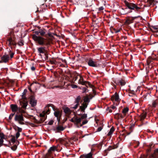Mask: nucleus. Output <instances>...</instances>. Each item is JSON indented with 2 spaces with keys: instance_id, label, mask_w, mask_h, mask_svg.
Listing matches in <instances>:
<instances>
[{
  "instance_id": "nucleus-1",
  "label": "nucleus",
  "mask_w": 158,
  "mask_h": 158,
  "mask_svg": "<svg viewBox=\"0 0 158 158\" xmlns=\"http://www.w3.org/2000/svg\"><path fill=\"white\" fill-rule=\"evenodd\" d=\"M124 3L127 7L125 8L126 10L127 9V8L131 10L135 9L136 10L138 11L141 8L140 7L138 6L136 4L132 3H130L127 1H125Z\"/></svg>"
},
{
  "instance_id": "nucleus-2",
  "label": "nucleus",
  "mask_w": 158,
  "mask_h": 158,
  "mask_svg": "<svg viewBox=\"0 0 158 158\" xmlns=\"http://www.w3.org/2000/svg\"><path fill=\"white\" fill-rule=\"evenodd\" d=\"M83 100L84 102L80 106V109L81 111L84 112L85 110L87 108L88 103L89 102V100L88 96H85L84 97Z\"/></svg>"
},
{
  "instance_id": "nucleus-3",
  "label": "nucleus",
  "mask_w": 158,
  "mask_h": 158,
  "mask_svg": "<svg viewBox=\"0 0 158 158\" xmlns=\"http://www.w3.org/2000/svg\"><path fill=\"white\" fill-rule=\"evenodd\" d=\"M32 38L35 41L37 42L40 45H43L45 43L44 39L40 36H37L35 34L32 35Z\"/></svg>"
},
{
  "instance_id": "nucleus-4",
  "label": "nucleus",
  "mask_w": 158,
  "mask_h": 158,
  "mask_svg": "<svg viewBox=\"0 0 158 158\" xmlns=\"http://www.w3.org/2000/svg\"><path fill=\"white\" fill-rule=\"evenodd\" d=\"M10 37H9L7 40L6 44L9 46L11 47L12 46H16V43L15 41V37L11 35L10 34Z\"/></svg>"
},
{
  "instance_id": "nucleus-5",
  "label": "nucleus",
  "mask_w": 158,
  "mask_h": 158,
  "mask_svg": "<svg viewBox=\"0 0 158 158\" xmlns=\"http://www.w3.org/2000/svg\"><path fill=\"white\" fill-rule=\"evenodd\" d=\"M50 113L49 110L48 108V106H46L44 108V110L40 114V117L42 118V120L44 121L46 118L45 117L46 114H48Z\"/></svg>"
},
{
  "instance_id": "nucleus-6",
  "label": "nucleus",
  "mask_w": 158,
  "mask_h": 158,
  "mask_svg": "<svg viewBox=\"0 0 158 158\" xmlns=\"http://www.w3.org/2000/svg\"><path fill=\"white\" fill-rule=\"evenodd\" d=\"M70 121L73 123L75 124L78 125L81 123V118L78 117L77 116L75 115L71 119Z\"/></svg>"
},
{
  "instance_id": "nucleus-7",
  "label": "nucleus",
  "mask_w": 158,
  "mask_h": 158,
  "mask_svg": "<svg viewBox=\"0 0 158 158\" xmlns=\"http://www.w3.org/2000/svg\"><path fill=\"white\" fill-rule=\"evenodd\" d=\"M88 65L92 67H97L99 65L97 63L96 61H94L92 59H89L88 62Z\"/></svg>"
},
{
  "instance_id": "nucleus-8",
  "label": "nucleus",
  "mask_w": 158,
  "mask_h": 158,
  "mask_svg": "<svg viewBox=\"0 0 158 158\" xmlns=\"http://www.w3.org/2000/svg\"><path fill=\"white\" fill-rule=\"evenodd\" d=\"M15 120L18 121L19 123L23 124H24L23 122V118L22 115H16L15 118Z\"/></svg>"
},
{
  "instance_id": "nucleus-9",
  "label": "nucleus",
  "mask_w": 158,
  "mask_h": 158,
  "mask_svg": "<svg viewBox=\"0 0 158 158\" xmlns=\"http://www.w3.org/2000/svg\"><path fill=\"white\" fill-rule=\"evenodd\" d=\"M81 99V97L80 96H78L76 98L74 105H73L72 108L76 109L79 105V103Z\"/></svg>"
},
{
  "instance_id": "nucleus-10",
  "label": "nucleus",
  "mask_w": 158,
  "mask_h": 158,
  "mask_svg": "<svg viewBox=\"0 0 158 158\" xmlns=\"http://www.w3.org/2000/svg\"><path fill=\"white\" fill-rule=\"evenodd\" d=\"M111 99V100L114 102L116 101L117 102H119L120 100L119 98L118 94L117 93H115L112 96Z\"/></svg>"
},
{
  "instance_id": "nucleus-11",
  "label": "nucleus",
  "mask_w": 158,
  "mask_h": 158,
  "mask_svg": "<svg viewBox=\"0 0 158 158\" xmlns=\"http://www.w3.org/2000/svg\"><path fill=\"white\" fill-rule=\"evenodd\" d=\"M75 81L77 79H79L78 83L82 85H84L85 81H83V78L82 76L80 75H77L75 77Z\"/></svg>"
},
{
  "instance_id": "nucleus-12",
  "label": "nucleus",
  "mask_w": 158,
  "mask_h": 158,
  "mask_svg": "<svg viewBox=\"0 0 158 158\" xmlns=\"http://www.w3.org/2000/svg\"><path fill=\"white\" fill-rule=\"evenodd\" d=\"M11 137L10 141L9 142V146H7V145L5 144L6 146H12V145L14 144L16 142V139L15 138L14 136H11Z\"/></svg>"
},
{
  "instance_id": "nucleus-13",
  "label": "nucleus",
  "mask_w": 158,
  "mask_h": 158,
  "mask_svg": "<svg viewBox=\"0 0 158 158\" xmlns=\"http://www.w3.org/2000/svg\"><path fill=\"white\" fill-rule=\"evenodd\" d=\"M128 110L129 109L128 108H125L122 111V113L123 114V115L122 114H118V115H120L121 118H123L125 116Z\"/></svg>"
},
{
  "instance_id": "nucleus-14",
  "label": "nucleus",
  "mask_w": 158,
  "mask_h": 158,
  "mask_svg": "<svg viewBox=\"0 0 158 158\" xmlns=\"http://www.w3.org/2000/svg\"><path fill=\"white\" fill-rule=\"evenodd\" d=\"M9 56L8 55H3L1 58V62L6 63L9 60Z\"/></svg>"
},
{
  "instance_id": "nucleus-15",
  "label": "nucleus",
  "mask_w": 158,
  "mask_h": 158,
  "mask_svg": "<svg viewBox=\"0 0 158 158\" xmlns=\"http://www.w3.org/2000/svg\"><path fill=\"white\" fill-rule=\"evenodd\" d=\"M54 114L55 116L57 117V119L59 122L60 121V118L61 115L60 112L58 110L55 111L54 113Z\"/></svg>"
},
{
  "instance_id": "nucleus-16",
  "label": "nucleus",
  "mask_w": 158,
  "mask_h": 158,
  "mask_svg": "<svg viewBox=\"0 0 158 158\" xmlns=\"http://www.w3.org/2000/svg\"><path fill=\"white\" fill-rule=\"evenodd\" d=\"M20 104L23 108L26 109L27 105V102L26 100L20 101Z\"/></svg>"
},
{
  "instance_id": "nucleus-17",
  "label": "nucleus",
  "mask_w": 158,
  "mask_h": 158,
  "mask_svg": "<svg viewBox=\"0 0 158 158\" xmlns=\"http://www.w3.org/2000/svg\"><path fill=\"white\" fill-rule=\"evenodd\" d=\"M30 103L33 106H35L36 104V101L33 96H31L30 98Z\"/></svg>"
},
{
  "instance_id": "nucleus-18",
  "label": "nucleus",
  "mask_w": 158,
  "mask_h": 158,
  "mask_svg": "<svg viewBox=\"0 0 158 158\" xmlns=\"http://www.w3.org/2000/svg\"><path fill=\"white\" fill-rule=\"evenodd\" d=\"M57 150V147L55 146H53L50 148L48 150V153L49 154H50L55 151Z\"/></svg>"
},
{
  "instance_id": "nucleus-19",
  "label": "nucleus",
  "mask_w": 158,
  "mask_h": 158,
  "mask_svg": "<svg viewBox=\"0 0 158 158\" xmlns=\"http://www.w3.org/2000/svg\"><path fill=\"white\" fill-rule=\"evenodd\" d=\"M10 107L12 111L14 112H15L18 110V108L16 105L11 104L10 105Z\"/></svg>"
},
{
  "instance_id": "nucleus-20",
  "label": "nucleus",
  "mask_w": 158,
  "mask_h": 158,
  "mask_svg": "<svg viewBox=\"0 0 158 158\" xmlns=\"http://www.w3.org/2000/svg\"><path fill=\"white\" fill-rule=\"evenodd\" d=\"M64 112L66 114H69L71 113L70 109L67 107H64L63 108Z\"/></svg>"
},
{
  "instance_id": "nucleus-21",
  "label": "nucleus",
  "mask_w": 158,
  "mask_h": 158,
  "mask_svg": "<svg viewBox=\"0 0 158 158\" xmlns=\"http://www.w3.org/2000/svg\"><path fill=\"white\" fill-rule=\"evenodd\" d=\"M85 84L84 85H85L88 87H89L90 88H92L93 89V90L94 91V86L93 85H92L90 82H85Z\"/></svg>"
},
{
  "instance_id": "nucleus-22",
  "label": "nucleus",
  "mask_w": 158,
  "mask_h": 158,
  "mask_svg": "<svg viewBox=\"0 0 158 158\" xmlns=\"http://www.w3.org/2000/svg\"><path fill=\"white\" fill-rule=\"evenodd\" d=\"M146 116V113H143L142 114L139 116L140 118V120H142L144 119Z\"/></svg>"
},
{
  "instance_id": "nucleus-23",
  "label": "nucleus",
  "mask_w": 158,
  "mask_h": 158,
  "mask_svg": "<svg viewBox=\"0 0 158 158\" xmlns=\"http://www.w3.org/2000/svg\"><path fill=\"white\" fill-rule=\"evenodd\" d=\"M38 51L40 53H44L45 50L44 48L40 47L38 48Z\"/></svg>"
},
{
  "instance_id": "nucleus-24",
  "label": "nucleus",
  "mask_w": 158,
  "mask_h": 158,
  "mask_svg": "<svg viewBox=\"0 0 158 158\" xmlns=\"http://www.w3.org/2000/svg\"><path fill=\"white\" fill-rule=\"evenodd\" d=\"M158 103V100L156 99L155 100L153 101L152 102V106L154 107L156 106Z\"/></svg>"
},
{
  "instance_id": "nucleus-25",
  "label": "nucleus",
  "mask_w": 158,
  "mask_h": 158,
  "mask_svg": "<svg viewBox=\"0 0 158 158\" xmlns=\"http://www.w3.org/2000/svg\"><path fill=\"white\" fill-rule=\"evenodd\" d=\"M114 131V128L113 127H112L110 128L109 132L107 134V135L110 136L112 134L113 132Z\"/></svg>"
},
{
  "instance_id": "nucleus-26",
  "label": "nucleus",
  "mask_w": 158,
  "mask_h": 158,
  "mask_svg": "<svg viewBox=\"0 0 158 158\" xmlns=\"http://www.w3.org/2000/svg\"><path fill=\"white\" fill-rule=\"evenodd\" d=\"M132 11H128V12L127 11H126L124 9H122L120 10V13L122 14L123 15H125L127 13H130Z\"/></svg>"
},
{
  "instance_id": "nucleus-27",
  "label": "nucleus",
  "mask_w": 158,
  "mask_h": 158,
  "mask_svg": "<svg viewBox=\"0 0 158 158\" xmlns=\"http://www.w3.org/2000/svg\"><path fill=\"white\" fill-rule=\"evenodd\" d=\"M118 83L119 85L121 86H123L125 85V82L124 80H121L119 81Z\"/></svg>"
},
{
  "instance_id": "nucleus-28",
  "label": "nucleus",
  "mask_w": 158,
  "mask_h": 158,
  "mask_svg": "<svg viewBox=\"0 0 158 158\" xmlns=\"http://www.w3.org/2000/svg\"><path fill=\"white\" fill-rule=\"evenodd\" d=\"M152 30L156 32L158 31V26H152Z\"/></svg>"
},
{
  "instance_id": "nucleus-29",
  "label": "nucleus",
  "mask_w": 158,
  "mask_h": 158,
  "mask_svg": "<svg viewBox=\"0 0 158 158\" xmlns=\"http://www.w3.org/2000/svg\"><path fill=\"white\" fill-rule=\"evenodd\" d=\"M85 158H92V155L91 153H89L87 154L84 156Z\"/></svg>"
},
{
  "instance_id": "nucleus-30",
  "label": "nucleus",
  "mask_w": 158,
  "mask_h": 158,
  "mask_svg": "<svg viewBox=\"0 0 158 158\" xmlns=\"http://www.w3.org/2000/svg\"><path fill=\"white\" fill-rule=\"evenodd\" d=\"M17 148V144H14L13 146L11 147V149L13 151H15L16 150Z\"/></svg>"
},
{
  "instance_id": "nucleus-31",
  "label": "nucleus",
  "mask_w": 158,
  "mask_h": 158,
  "mask_svg": "<svg viewBox=\"0 0 158 158\" xmlns=\"http://www.w3.org/2000/svg\"><path fill=\"white\" fill-rule=\"evenodd\" d=\"M57 129L59 131H63L64 130V128L62 126H59L57 127Z\"/></svg>"
},
{
  "instance_id": "nucleus-32",
  "label": "nucleus",
  "mask_w": 158,
  "mask_h": 158,
  "mask_svg": "<svg viewBox=\"0 0 158 158\" xmlns=\"http://www.w3.org/2000/svg\"><path fill=\"white\" fill-rule=\"evenodd\" d=\"M118 114L117 113L115 115V118L117 119H119L120 118H121L120 116V115H118V114Z\"/></svg>"
},
{
  "instance_id": "nucleus-33",
  "label": "nucleus",
  "mask_w": 158,
  "mask_h": 158,
  "mask_svg": "<svg viewBox=\"0 0 158 158\" xmlns=\"http://www.w3.org/2000/svg\"><path fill=\"white\" fill-rule=\"evenodd\" d=\"M87 117V115L86 114H84L83 115H82L81 118V119H83L86 118Z\"/></svg>"
},
{
  "instance_id": "nucleus-34",
  "label": "nucleus",
  "mask_w": 158,
  "mask_h": 158,
  "mask_svg": "<svg viewBox=\"0 0 158 158\" xmlns=\"http://www.w3.org/2000/svg\"><path fill=\"white\" fill-rule=\"evenodd\" d=\"M88 121L87 120H85V121H83V122H82V124H80V126L81 127V126H82L83 125H84V124H86V123H87Z\"/></svg>"
},
{
  "instance_id": "nucleus-35",
  "label": "nucleus",
  "mask_w": 158,
  "mask_h": 158,
  "mask_svg": "<svg viewBox=\"0 0 158 158\" xmlns=\"http://www.w3.org/2000/svg\"><path fill=\"white\" fill-rule=\"evenodd\" d=\"M39 33H40L41 35L43 36L45 34V32L43 31H41L39 32Z\"/></svg>"
},
{
  "instance_id": "nucleus-36",
  "label": "nucleus",
  "mask_w": 158,
  "mask_h": 158,
  "mask_svg": "<svg viewBox=\"0 0 158 158\" xmlns=\"http://www.w3.org/2000/svg\"><path fill=\"white\" fill-rule=\"evenodd\" d=\"M81 110V112L82 111L83 112H84L83 111H81V110L80 108V109L78 110L76 112L77 114L78 115H80L81 114V112H80V110Z\"/></svg>"
},
{
  "instance_id": "nucleus-37",
  "label": "nucleus",
  "mask_w": 158,
  "mask_h": 158,
  "mask_svg": "<svg viewBox=\"0 0 158 158\" xmlns=\"http://www.w3.org/2000/svg\"><path fill=\"white\" fill-rule=\"evenodd\" d=\"M18 44L20 46H23V42L22 41H21L18 42Z\"/></svg>"
},
{
  "instance_id": "nucleus-38",
  "label": "nucleus",
  "mask_w": 158,
  "mask_h": 158,
  "mask_svg": "<svg viewBox=\"0 0 158 158\" xmlns=\"http://www.w3.org/2000/svg\"><path fill=\"white\" fill-rule=\"evenodd\" d=\"M31 86H34L39 88L40 85L38 84H32Z\"/></svg>"
},
{
  "instance_id": "nucleus-39",
  "label": "nucleus",
  "mask_w": 158,
  "mask_h": 158,
  "mask_svg": "<svg viewBox=\"0 0 158 158\" xmlns=\"http://www.w3.org/2000/svg\"><path fill=\"white\" fill-rule=\"evenodd\" d=\"M20 133H19V132H17L16 134V139H17L19 137V136Z\"/></svg>"
},
{
  "instance_id": "nucleus-40",
  "label": "nucleus",
  "mask_w": 158,
  "mask_h": 158,
  "mask_svg": "<svg viewBox=\"0 0 158 158\" xmlns=\"http://www.w3.org/2000/svg\"><path fill=\"white\" fill-rule=\"evenodd\" d=\"M154 0H148V2L150 4H152V3L154 1Z\"/></svg>"
},
{
  "instance_id": "nucleus-41",
  "label": "nucleus",
  "mask_w": 158,
  "mask_h": 158,
  "mask_svg": "<svg viewBox=\"0 0 158 158\" xmlns=\"http://www.w3.org/2000/svg\"><path fill=\"white\" fill-rule=\"evenodd\" d=\"M14 114H12L10 115L9 116V119H11L13 117L14 115Z\"/></svg>"
},
{
  "instance_id": "nucleus-42",
  "label": "nucleus",
  "mask_w": 158,
  "mask_h": 158,
  "mask_svg": "<svg viewBox=\"0 0 158 158\" xmlns=\"http://www.w3.org/2000/svg\"><path fill=\"white\" fill-rule=\"evenodd\" d=\"M3 138H1L0 139V145L2 144L3 142Z\"/></svg>"
},
{
  "instance_id": "nucleus-43",
  "label": "nucleus",
  "mask_w": 158,
  "mask_h": 158,
  "mask_svg": "<svg viewBox=\"0 0 158 158\" xmlns=\"http://www.w3.org/2000/svg\"><path fill=\"white\" fill-rule=\"evenodd\" d=\"M0 138H4V135L2 133H0Z\"/></svg>"
},
{
  "instance_id": "nucleus-44",
  "label": "nucleus",
  "mask_w": 158,
  "mask_h": 158,
  "mask_svg": "<svg viewBox=\"0 0 158 158\" xmlns=\"http://www.w3.org/2000/svg\"><path fill=\"white\" fill-rule=\"evenodd\" d=\"M53 121L52 120H50L48 122V124L49 125H51L53 124Z\"/></svg>"
},
{
  "instance_id": "nucleus-45",
  "label": "nucleus",
  "mask_w": 158,
  "mask_h": 158,
  "mask_svg": "<svg viewBox=\"0 0 158 158\" xmlns=\"http://www.w3.org/2000/svg\"><path fill=\"white\" fill-rule=\"evenodd\" d=\"M22 98L23 99V101H24V100H26L25 95L22 94Z\"/></svg>"
},
{
  "instance_id": "nucleus-46",
  "label": "nucleus",
  "mask_w": 158,
  "mask_h": 158,
  "mask_svg": "<svg viewBox=\"0 0 158 158\" xmlns=\"http://www.w3.org/2000/svg\"><path fill=\"white\" fill-rule=\"evenodd\" d=\"M104 9V8L103 6H101L99 8H98V10L99 11H101L103 10Z\"/></svg>"
},
{
  "instance_id": "nucleus-47",
  "label": "nucleus",
  "mask_w": 158,
  "mask_h": 158,
  "mask_svg": "<svg viewBox=\"0 0 158 158\" xmlns=\"http://www.w3.org/2000/svg\"><path fill=\"white\" fill-rule=\"evenodd\" d=\"M27 92V90L26 89H25L23 93V94L25 95L26 94Z\"/></svg>"
},
{
  "instance_id": "nucleus-48",
  "label": "nucleus",
  "mask_w": 158,
  "mask_h": 158,
  "mask_svg": "<svg viewBox=\"0 0 158 158\" xmlns=\"http://www.w3.org/2000/svg\"><path fill=\"white\" fill-rule=\"evenodd\" d=\"M27 92V90L26 89H25L23 93V94L25 95L26 94Z\"/></svg>"
},
{
  "instance_id": "nucleus-49",
  "label": "nucleus",
  "mask_w": 158,
  "mask_h": 158,
  "mask_svg": "<svg viewBox=\"0 0 158 158\" xmlns=\"http://www.w3.org/2000/svg\"><path fill=\"white\" fill-rule=\"evenodd\" d=\"M27 92V90L26 89H25L23 93V94L25 95L26 94Z\"/></svg>"
},
{
  "instance_id": "nucleus-50",
  "label": "nucleus",
  "mask_w": 158,
  "mask_h": 158,
  "mask_svg": "<svg viewBox=\"0 0 158 158\" xmlns=\"http://www.w3.org/2000/svg\"><path fill=\"white\" fill-rule=\"evenodd\" d=\"M27 92V90L26 89H25L23 93V94L25 95L26 94Z\"/></svg>"
},
{
  "instance_id": "nucleus-51",
  "label": "nucleus",
  "mask_w": 158,
  "mask_h": 158,
  "mask_svg": "<svg viewBox=\"0 0 158 158\" xmlns=\"http://www.w3.org/2000/svg\"><path fill=\"white\" fill-rule=\"evenodd\" d=\"M22 129L21 128L19 127L18 128V132H19H19H21L22 131Z\"/></svg>"
},
{
  "instance_id": "nucleus-52",
  "label": "nucleus",
  "mask_w": 158,
  "mask_h": 158,
  "mask_svg": "<svg viewBox=\"0 0 158 158\" xmlns=\"http://www.w3.org/2000/svg\"><path fill=\"white\" fill-rule=\"evenodd\" d=\"M14 54V53H12L10 54V57L11 58H12L13 57Z\"/></svg>"
},
{
  "instance_id": "nucleus-53",
  "label": "nucleus",
  "mask_w": 158,
  "mask_h": 158,
  "mask_svg": "<svg viewBox=\"0 0 158 158\" xmlns=\"http://www.w3.org/2000/svg\"><path fill=\"white\" fill-rule=\"evenodd\" d=\"M102 130V128L101 127H99L98 129V131H101Z\"/></svg>"
},
{
  "instance_id": "nucleus-54",
  "label": "nucleus",
  "mask_w": 158,
  "mask_h": 158,
  "mask_svg": "<svg viewBox=\"0 0 158 158\" xmlns=\"http://www.w3.org/2000/svg\"><path fill=\"white\" fill-rule=\"evenodd\" d=\"M19 111L20 113H24V110H19Z\"/></svg>"
},
{
  "instance_id": "nucleus-55",
  "label": "nucleus",
  "mask_w": 158,
  "mask_h": 158,
  "mask_svg": "<svg viewBox=\"0 0 158 158\" xmlns=\"http://www.w3.org/2000/svg\"><path fill=\"white\" fill-rule=\"evenodd\" d=\"M31 69L32 70L34 71L35 70V68L34 66H32V67H31Z\"/></svg>"
},
{
  "instance_id": "nucleus-56",
  "label": "nucleus",
  "mask_w": 158,
  "mask_h": 158,
  "mask_svg": "<svg viewBox=\"0 0 158 158\" xmlns=\"http://www.w3.org/2000/svg\"><path fill=\"white\" fill-rule=\"evenodd\" d=\"M72 87L73 88H76L77 87V86L76 85H72Z\"/></svg>"
},
{
  "instance_id": "nucleus-57",
  "label": "nucleus",
  "mask_w": 158,
  "mask_h": 158,
  "mask_svg": "<svg viewBox=\"0 0 158 158\" xmlns=\"http://www.w3.org/2000/svg\"><path fill=\"white\" fill-rule=\"evenodd\" d=\"M111 108L113 109H115L116 108V106H113L111 107Z\"/></svg>"
},
{
  "instance_id": "nucleus-58",
  "label": "nucleus",
  "mask_w": 158,
  "mask_h": 158,
  "mask_svg": "<svg viewBox=\"0 0 158 158\" xmlns=\"http://www.w3.org/2000/svg\"><path fill=\"white\" fill-rule=\"evenodd\" d=\"M158 153V149H156L155 152V153Z\"/></svg>"
},
{
  "instance_id": "nucleus-59",
  "label": "nucleus",
  "mask_w": 158,
  "mask_h": 158,
  "mask_svg": "<svg viewBox=\"0 0 158 158\" xmlns=\"http://www.w3.org/2000/svg\"><path fill=\"white\" fill-rule=\"evenodd\" d=\"M35 33L36 34L38 35V33H39V32L37 31V32H35Z\"/></svg>"
},
{
  "instance_id": "nucleus-60",
  "label": "nucleus",
  "mask_w": 158,
  "mask_h": 158,
  "mask_svg": "<svg viewBox=\"0 0 158 158\" xmlns=\"http://www.w3.org/2000/svg\"><path fill=\"white\" fill-rule=\"evenodd\" d=\"M29 90L30 91H31V88H29Z\"/></svg>"
},
{
  "instance_id": "nucleus-61",
  "label": "nucleus",
  "mask_w": 158,
  "mask_h": 158,
  "mask_svg": "<svg viewBox=\"0 0 158 158\" xmlns=\"http://www.w3.org/2000/svg\"><path fill=\"white\" fill-rule=\"evenodd\" d=\"M140 158H141V157H140Z\"/></svg>"
}]
</instances>
